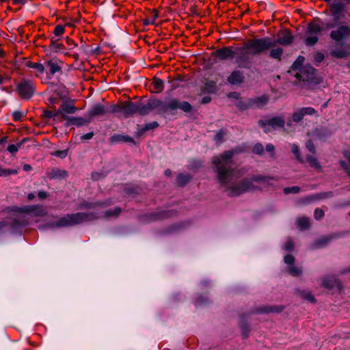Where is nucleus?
I'll list each match as a JSON object with an SVG mask.
<instances>
[{"label": "nucleus", "instance_id": "obj_12", "mask_svg": "<svg viewBox=\"0 0 350 350\" xmlns=\"http://www.w3.org/2000/svg\"><path fill=\"white\" fill-rule=\"evenodd\" d=\"M345 235V232H339L332 233L328 235H324L316 239L312 244L311 248L312 250H318L323 248L327 246L332 240L340 239Z\"/></svg>", "mask_w": 350, "mask_h": 350}, {"label": "nucleus", "instance_id": "obj_56", "mask_svg": "<svg viewBox=\"0 0 350 350\" xmlns=\"http://www.w3.org/2000/svg\"><path fill=\"white\" fill-rule=\"evenodd\" d=\"M325 56L323 53L320 51H317L314 55V64L317 66H319V64L323 61Z\"/></svg>", "mask_w": 350, "mask_h": 350}, {"label": "nucleus", "instance_id": "obj_25", "mask_svg": "<svg viewBox=\"0 0 350 350\" xmlns=\"http://www.w3.org/2000/svg\"><path fill=\"white\" fill-rule=\"evenodd\" d=\"M250 105H252L251 109L258 108L261 109L269 102V97L267 95L264 94L260 96L254 97L249 98Z\"/></svg>", "mask_w": 350, "mask_h": 350}, {"label": "nucleus", "instance_id": "obj_62", "mask_svg": "<svg viewBox=\"0 0 350 350\" xmlns=\"http://www.w3.org/2000/svg\"><path fill=\"white\" fill-rule=\"evenodd\" d=\"M65 31V27L62 25H58L55 27L53 33L55 36H62Z\"/></svg>", "mask_w": 350, "mask_h": 350}, {"label": "nucleus", "instance_id": "obj_59", "mask_svg": "<svg viewBox=\"0 0 350 350\" xmlns=\"http://www.w3.org/2000/svg\"><path fill=\"white\" fill-rule=\"evenodd\" d=\"M159 126V123L157 121H153L152 122L147 123L144 126L143 131H148L150 130L154 129Z\"/></svg>", "mask_w": 350, "mask_h": 350}, {"label": "nucleus", "instance_id": "obj_24", "mask_svg": "<svg viewBox=\"0 0 350 350\" xmlns=\"http://www.w3.org/2000/svg\"><path fill=\"white\" fill-rule=\"evenodd\" d=\"M239 326L243 338H247L250 332V327L247 321V315L242 314L239 317Z\"/></svg>", "mask_w": 350, "mask_h": 350}, {"label": "nucleus", "instance_id": "obj_51", "mask_svg": "<svg viewBox=\"0 0 350 350\" xmlns=\"http://www.w3.org/2000/svg\"><path fill=\"white\" fill-rule=\"evenodd\" d=\"M202 166V162L198 159H192L189 161V170H198Z\"/></svg>", "mask_w": 350, "mask_h": 350}, {"label": "nucleus", "instance_id": "obj_49", "mask_svg": "<svg viewBox=\"0 0 350 350\" xmlns=\"http://www.w3.org/2000/svg\"><path fill=\"white\" fill-rule=\"evenodd\" d=\"M300 109L304 114V117L306 115L319 116L317 111L312 107H301Z\"/></svg>", "mask_w": 350, "mask_h": 350}, {"label": "nucleus", "instance_id": "obj_18", "mask_svg": "<svg viewBox=\"0 0 350 350\" xmlns=\"http://www.w3.org/2000/svg\"><path fill=\"white\" fill-rule=\"evenodd\" d=\"M174 214L172 210H164L148 213L146 215V217L149 221H155L172 217Z\"/></svg>", "mask_w": 350, "mask_h": 350}, {"label": "nucleus", "instance_id": "obj_14", "mask_svg": "<svg viewBox=\"0 0 350 350\" xmlns=\"http://www.w3.org/2000/svg\"><path fill=\"white\" fill-rule=\"evenodd\" d=\"M10 226V232L14 235H21L23 228L29 226V219L26 217H21L20 219L14 218Z\"/></svg>", "mask_w": 350, "mask_h": 350}, {"label": "nucleus", "instance_id": "obj_6", "mask_svg": "<svg viewBox=\"0 0 350 350\" xmlns=\"http://www.w3.org/2000/svg\"><path fill=\"white\" fill-rule=\"evenodd\" d=\"M156 109L155 98H150L146 104L127 100L122 102V116L126 119L135 116H146Z\"/></svg>", "mask_w": 350, "mask_h": 350}, {"label": "nucleus", "instance_id": "obj_22", "mask_svg": "<svg viewBox=\"0 0 350 350\" xmlns=\"http://www.w3.org/2000/svg\"><path fill=\"white\" fill-rule=\"evenodd\" d=\"M322 286L329 290H333L336 288L341 291L342 288L341 282L332 276L325 277L322 280Z\"/></svg>", "mask_w": 350, "mask_h": 350}, {"label": "nucleus", "instance_id": "obj_26", "mask_svg": "<svg viewBox=\"0 0 350 350\" xmlns=\"http://www.w3.org/2000/svg\"><path fill=\"white\" fill-rule=\"evenodd\" d=\"M111 204L110 200L96 201L94 202L84 201L80 205L81 208L93 209L96 207H107Z\"/></svg>", "mask_w": 350, "mask_h": 350}, {"label": "nucleus", "instance_id": "obj_8", "mask_svg": "<svg viewBox=\"0 0 350 350\" xmlns=\"http://www.w3.org/2000/svg\"><path fill=\"white\" fill-rule=\"evenodd\" d=\"M299 81H306L313 84H320L321 78L317 75V70L310 65H306L301 70V72L295 75Z\"/></svg>", "mask_w": 350, "mask_h": 350}, {"label": "nucleus", "instance_id": "obj_16", "mask_svg": "<svg viewBox=\"0 0 350 350\" xmlns=\"http://www.w3.org/2000/svg\"><path fill=\"white\" fill-rule=\"evenodd\" d=\"M335 133V130L328 126H319L312 132V136L320 141L324 142Z\"/></svg>", "mask_w": 350, "mask_h": 350}, {"label": "nucleus", "instance_id": "obj_37", "mask_svg": "<svg viewBox=\"0 0 350 350\" xmlns=\"http://www.w3.org/2000/svg\"><path fill=\"white\" fill-rule=\"evenodd\" d=\"M122 208L116 206L113 209L109 208L104 212V217H118L122 212Z\"/></svg>", "mask_w": 350, "mask_h": 350}, {"label": "nucleus", "instance_id": "obj_30", "mask_svg": "<svg viewBox=\"0 0 350 350\" xmlns=\"http://www.w3.org/2000/svg\"><path fill=\"white\" fill-rule=\"evenodd\" d=\"M67 176L68 172L59 168H53L48 174V177L51 180L66 179Z\"/></svg>", "mask_w": 350, "mask_h": 350}, {"label": "nucleus", "instance_id": "obj_55", "mask_svg": "<svg viewBox=\"0 0 350 350\" xmlns=\"http://www.w3.org/2000/svg\"><path fill=\"white\" fill-rule=\"evenodd\" d=\"M301 189L298 186H293L289 187H285L284 189V193L286 195L290 194V193H299Z\"/></svg>", "mask_w": 350, "mask_h": 350}, {"label": "nucleus", "instance_id": "obj_3", "mask_svg": "<svg viewBox=\"0 0 350 350\" xmlns=\"http://www.w3.org/2000/svg\"><path fill=\"white\" fill-rule=\"evenodd\" d=\"M260 38L250 39L241 46H237L235 49V62L239 68L250 70L253 73H260L258 69L252 68V60L251 56L266 54L267 51Z\"/></svg>", "mask_w": 350, "mask_h": 350}, {"label": "nucleus", "instance_id": "obj_54", "mask_svg": "<svg viewBox=\"0 0 350 350\" xmlns=\"http://www.w3.org/2000/svg\"><path fill=\"white\" fill-rule=\"evenodd\" d=\"M305 146H306V148H307V150L312 154H315L317 153V150H316L315 146L312 139H308L306 142Z\"/></svg>", "mask_w": 350, "mask_h": 350}, {"label": "nucleus", "instance_id": "obj_41", "mask_svg": "<svg viewBox=\"0 0 350 350\" xmlns=\"http://www.w3.org/2000/svg\"><path fill=\"white\" fill-rule=\"evenodd\" d=\"M291 151L293 154L295 155V159L299 162V163H304V160L301 156V153L300 152L299 148L298 145L296 144H293L291 145Z\"/></svg>", "mask_w": 350, "mask_h": 350}, {"label": "nucleus", "instance_id": "obj_9", "mask_svg": "<svg viewBox=\"0 0 350 350\" xmlns=\"http://www.w3.org/2000/svg\"><path fill=\"white\" fill-rule=\"evenodd\" d=\"M76 225H78L76 213H69L55 221L45 224L42 226V228L54 229L56 228L71 227Z\"/></svg>", "mask_w": 350, "mask_h": 350}, {"label": "nucleus", "instance_id": "obj_46", "mask_svg": "<svg viewBox=\"0 0 350 350\" xmlns=\"http://www.w3.org/2000/svg\"><path fill=\"white\" fill-rule=\"evenodd\" d=\"M306 158V161L311 167H314L316 169H320L321 167L318 159L316 157L311 156L310 154H307Z\"/></svg>", "mask_w": 350, "mask_h": 350}, {"label": "nucleus", "instance_id": "obj_48", "mask_svg": "<svg viewBox=\"0 0 350 350\" xmlns=\"http://www.w3.org/2000/svg\"><path fill=\"white\" fill-rule=\"evenodd\" d=\"M152 83L154 88L157 90V93H160L164 90V82L162 79L154 77Z\"/></svg>", "mask_w": 350, "mask_h": 350}, {"label": "nucleus", "instance_id": "obj_61", "mask_svg": "<svg viewBox=\"0 0 350 350\" xmlns=\"http://www.w3.org/2000/svg\"><path fill=\"white\" fill-rule=\"evenodd\" d=\"M68 152V149L62 150H57L53 153V155L59 157L60 159H64L67 157Z\"/></svg>", "mask_w": 350, "mask_h": 350}, {"label": "nucleus", "instance_id": "obj_21", "mask_svg": "<svg viewBox=\"0 0 350 350\" xmlns=\"http://www.w3.org/2000/svg\"><path fill=\"white\" fill-rule=\"evenodd\" d=\"M76 217L78 224L83 222L93 221L100 218L98 213L96 212H78L76 213Z\"/></svg>", "mask_w": 350, "mask_h": 350}, {"label": "nucleus", "instance_id": "obj_42", "mask_svg": "<svg viewBox=\"0 0 350 350\" xmlns=\"http://www.w3.org/2000/svg\"><path fill=\"white\" fill-rule=\"evenodd\" d=\"M25 66L28 68H33L40 73H43L44 71V66L41 63H36L31 61H27Z\"/></svg>", "mask_w": 350, "mask_h": 350}, {"label": "nucleus", "instance_id": "obj_20", "mask_svg": "<svg viewBox=\"0 0 350 350\" xmlns=\"http://www.w3.org/2000/svg\"><path fill=\"white\" fill-rule=\"evenodd\" d=\"M245 81L244 73L241 70H234L227 77V82L232 85L239 86Z\"/></svg>", "mask_w": 350, "mask_h": 350}, {"label": "nucleus", "instance_id": "obj_53", "mask_svg": "<svg viewBox=\"0 0 350 350\" xmlns=\"http://www.w3.org/2000/svg\"><path fill=\"white\" fill-rule=\"evenodd\" d=\"M303 118L304 114L302 113L300 108L297 111H295L292 115V119L296 123L301 122Z\"/></svg>", "mask_w": 350, "mask_h": 350}, {"label": "nucleus", "instance_id": "obj_40", "mask_svg": "<svg viewBox=\"0 0 350 350\" xmlns=\"http://www.w3.org/2000/svg\"><path fill=\"white\" fill-rule=\"evenodd\" d=\"M298 227L301 230H307L310 228V219L308 217H302L298 218L296 221Z\"/></svg>", "mask_w": 350, "mask_h": 350}, {"label": "nucleus", "instance_id": "obj_47", "mask_svg": "<svg viewBox=\"0 0 350 350\" xmlns=\"http://www.w3.org/2000/svg\"><path fill=\"white\" fill-rule=\"evenodd\" d=\"M287 271L288 273L293 277H298L301 275L302 273L301 269L295 265L288 266L287 268Z\"/></svg>", "mask_w": 350, "mask_h": 350}, {"label": "nucleus", "instance_id": "obj_45", "mask_svg": "<svg viewBox=\"0 0 350 350\" xmlns=\"http://www.w3.org/2000/svg\"><path fill=\"white\" fill-rule=\"evenodd\" d=\"M237 107L241 111H245L251 109L252 105H250L249 98L245 100L240 99L237 103Z\"/></svg>", "mask_w": 350, "mask_h": 350}, {"label": "nucleus", "instance_id": "obj_11", "mask_svg": "<svg viewBox=\"0 0 350 350\" xmlns=\"http://www.w3.org/2000/svg\"><path fill=\"white\" fill-rule=\"evenodd\" d=\"M258 125L264 129V131L267 133L270 131V129H275L276 128H284L285 124V120L282 116H275L269 120H259L258 122Z\"/></svg>", "mask_w": 350, "mask_h": 350}, {"label": "nucleus", "instance_id": "obj_44", "mask_svg": "<svg viewBox=\"0 0 350 350\" xmlns=\"http://www.w3.org/2000/svg\"><path fill=\"white\" fill-rule=\"evenodd\" d=\"M124 192L126 196L135 197L140 193V189L138 187H127L124 188Z\"/></svg>", "mask_w": 350, "mask_h": 350}, {"label": "nucleus", "instance_id": "obj_17", "mask_svg": "<svg viewBox=\"0 0 350 350\" xmlns=\"http://www.w3.org/2000/svg\"><path fill=\"white\" fill-rule=\"evenodd\" d=\"M285 307L282 305H264L262 306L256 307L252 310V313L255 314H270V313H280L284 310Z\"/></svg>", "mask_w": 350, "mask_h": 350}, {"label": "nucleus", "instance_id": "obj_5", "mask_svg": "<svg viewBox=\"0 0 350 350\" xmlns=\"http://www.w3.org/2000/svg\"><path fill=\"white\" fill-rule=\"evenodd\" d=\"M155 108L157 113L163 118H166L167 115H176L178 109L184 113H189L193 109L189 102L181 100L177 98H172L165 101L155 98Z\"/></svg>", "mask_w": 350, "mask_h": 350}, {"label": "nucleus", "instance_id": "obj_43", "mask_svg": "<svg viewBox=\"0 0 350 350\" xmlns=\"http://www.w3.org/2000/svg\"><path fill=\"white\" fill-rule=\"evenodd\" d=\"M60 111L58 109H55L54 111L45 109L43 111L42 117L43 118H53L54 121H56V118L59 116Z\"/></svg>", "mask_w": 350, "mask_h": 350}, {"label": "nucleus", "instance_id": "obj_60", "mask_svg": "<svg viewBox=\"0 0 350 350\" xmlns=\"http://www.w3.org/2000/svg\"><path fill=\"white\" fill-rule=\"evenodd\" d=\"M295 261V257L291 254H286L284 257V262L288 266L294 265Z\"/></svg>", "mask_w": 350, "mask_h": 350}, {"label": "nucleus", "instance_id": "obj_13", "mask_svg": "<svg viewBox=\"0 0 350 350\" xmlns=\"http://www.w3.org/2000/svg\"><path fill=\"white\" fill-rule=\"evenodd\" d=\"M237 51L234 46H224L212 52L211 55L221 61L230 60L235 58Z\"/></svg>", "mask_w": 350, "mask_h": 350}, {"label": "nucleus", "instance_id": "obj_52", "mask_svg": "<svg viewBox=\"0 0 350 350\" xmlns=\"http://www.w3.org/2000/svg\"><path fill=\"white\" fill-rule=\"evenodd\" d=\"M252 153L257 155H262L264 152V147L260 142L256 143L252 150Z\"/></svg>", "mask_w": 350, "mask_h": 350}, {"label": "nucleus", "instance_id": "obj_35", "mask_svg": "<svg viewBox=\"0 0 350 350\" xmlns=\"http://www.w3.org/2000/svg\"><path fill=\"white\" fill-rule=\"evenodd\" d=\"M106 114L110 113H120L118 117L122 116V103L117 104H111L107 107H105Z\"/></svg>", "mask_w": 350, "mask_h": 350}, {"label": "nucleus", "instance_id": "obj_33", "mask_svg": "<svg viewBox=\"0 0 350 350\" xmlns=\"http://www.w3.org/2000/svg\"><path fill=\"white\" fill-rule=\"evenodd\" d=\"M334 196V191H329L325 192H321L314 193L310 196H308V198L310 200H325V199H330Z\"/></svg>", "mask_w": 350, "mask_h": 350}, {"label": "nucleus", "instance_id": "obj_34", "mask_svg": "<svg viewBox=\"0 0 350 350\" xmlns=\"http://www.w3.org/2000/svg\"><path fill=\"white\" fill-rule=\"evenodd\" d=\"M211 304V300L207 295L199 294L194 304L197 307H204Z\"/></svg>", "mask_w": 350, "mask_h": 350}, {"label": "nucleus", "instance_id": "obj_50", "mask_svg": "<svg viewBox=\"0 0 350 350\" xmlns=\"http://www.w3.org/2000/svg\"><path fill=\"white\" fill-rule=\"evenodd\" d=\"M18 174L17 170L15 169H6L0 167V177H6L10 175H15Z\"/></svg>", "mask_w": 350, "mask_h": 350}, {"label": "nucleus", "instance_id": "obj_4", "mask_svg": "<svg viewBox=\"0 0 350 350\" xmlns=\"http://www.w3.org/2000/svg\"><path fill=\"white\" fill-rule=\"evenodd\" d=\"M262 43L265 44L266 51H269V57L278 61L282 60L284 50L282 47H276L278 44L282 46L291 45L295 38L288 29H284L278 34V38L273 39L269 36L260 38Z\"/></svg>", "mask_w": 350, "mask_h": 350}, {"label": "nucleus", "instance_id": "obj_58", "mask_svg": "<svg viewBox=\"0 0 350 350\" xmlns=\"http://www.w3.org/2000/svg\"><path fill=\"white\" fill-rule=\"evenodd\" d=\"M91 46L87 45L83 40H81V45L79 46V51L87 55L90 54Z\"/></svg>", "mask_w": 350, "mask_h": 350}, {"label": "nucleus", "instance_id": "obj_15", "mask_svg": "<svg viewBox=\"0 0 350 350\" xmlns=\"http://www.w3.org/2000/svg\"><path fill=\"white\" fill-rule=\"evenodd\" d=\"M62 119L66 121L64 126L66 127L70 126L81 127L82 126H88L90 123V119L85 116V117H75L64 114L62 115Z\"/></svg>", "mask_w": 350, "mask_h": 350}, {"label": "nucleus", "instance_id": "obj_57", "mask_svg": "<svg viewBox=\"0 0 350 350\" xmlns=\"http://www.w3.org/2000/svg\"><path fill=\"white\" fill-rule=\"evenodd\" d=\"M224 132L223 129H219L217 131L214 136V140L216 143H222L224 142Z\"/></svg>", "mask_w": 350, "mask_h": 350}, {"label": "nucleus", "instance_id": "obj_23", "mask_svg": "<svg viewBox=\"0 0 350 350\" xmlns=\"http://www.w3.org/2000/svg\"><path fill=\"white\" fill-rule=\"evenodd\" d=\"M110 142L112 144H120V143H129L134 146H136L135 140L128 135H122L114 133L110 137Z\"/></svg>", "mask_w": 350, "mask_h": 350}, {"label": "nucleus", "instance_id": "obj_38", "mask_svg": "<svg viewBox=\"0 0 350 350\" xmlns=\"http://www.w3.org/2000/svg\"><path fill=\"white\" fill-rule=\"evenodd\" d=\"M304 61V57L301 55L298 56L295 61L291 65V68L295 71L299 70V72H300L301 70L304 66H303Z\"/></svg>", "mask_w": 350, "mask_h": 350}, {"label": "nucleus", "instance_id": "obj_2", "mask_svg": "<svg viewBox=\"0 0 350 350\" xmlns=\"http://www.w3.org/2000/svg\"><path fill=\"white\" fill-rule=\"evenodd\" d=\"M234 151L226 150L219 156H215L212 159L213 172L216 174L218 183L229 191V196H240L250 190L258 189L254 186L253 182L267 183L270 180H274L271 176L260 174L254 175L250 178H244L235 183L232 181V176L235 170L232 167L233 156Z\"/></svg>", "mask_w": 350, "mask_h": 350}, {"label": "nucleus", "instance_id": "obj_32", "mask_svg": "<svg viewBox=\"0 0 350 350\" xmlns=\"http://www.w3.org/2000/svg\"><path fill=\"white\" fill-rule=\"evenodd\" d=\"M192 176L186 173H179L176 177V185L179 187H183L192 179Z\"/></svg>", "mask_w": 350, "mask_h": 350}, {"label": "nucleus", "instance_id": "obj_7", "mask_svg": "<svg viewBox=\"0 0 350 350\" xmlns=\"http://www.w3.org/2000/svg\"><path fill=\"white\" fill-rule=\"evenodd\" d=\"M8 211L12 213L27 214L31 217H44L47 211L41 204L25 205L23 206H11L8 207Z\"/></svg>", "mask_w": 350, "mask_h": 350}, {"label": "nucleus", "instance_id": "obj_10", "mask_svg": "<svg viewBox=\"0 0 350 350\" xmlns=\"http://www.w3.org/2000/svg\"><path fill=\"white\" fill-rule=\"evenodd\" d=\"M16 90L21 98L27 100H30L36 93L32 81L25 78L17 84Z\"/></svg>", "mask_w": 350, "mask_h": 350}, {"label": "nucleus", "instance_id": "obj_39", "mask_svg": "<svg viewBox=\"0 0 350 350\" xmlns=\"http://www.w3.org/2000/svg\"><path fill=\"white\" fill-rule=\"evenodd\" d=\"M47 66L49 67L50 75H55L56 72L61 71V67L57 64L56 61L50 59L47 62Z\"/></svg>", "mask_w": 350, "mask_h": 350}, {"label": "nucleus", "instance_id": "obj_19", "mask_svg": "<svg viewBox=\"0 0 350 350\" xmlns=\"http://www.w3.org/2000/svg\"><path fill=\"white\" fill-rule=\"evenodd\" d=\"M106 115L105 106L101 103L94 104L85 114L90 119V122L96 117Z\"/></svg>", "mask_w": 350, "mask_h": 350}, {"label": "nucleus", "instance_id": "obj_1", "mask_svg": "<svg viewBox=\"0 0 350 350\" xmlns=\"http://www.w3.org/2000/svg\"><path fill=\"white\" fill-rule=\"evenodd\" d=\"M343 7L340 8V10L335 14L332 12V3H327L329 5V15L332 20L322 23L320 25L312 22L307 25L306 31V37L304 40L306 46H314L319 42L317 34H321L323 31L332 29L329 33V38L334 41L340 48L332 49L329 52L332 57L337 59H346L350 56V53L347 50V46H345L343 41L350 36V27L347 25L346 19L350 6V0L342 1Z\"/></svg>", "mask_w": 350, "mask_h": 350}, {"label": "nucleus", "instance_id": "obj_29", "mask_svg": "<svg viewBox=\"0 0 350 350\" xmlns=\"http://www.w3.org/2000/svg\"><path fill=\"white\" fill-rule=\"evenodd\" d=\"M295 293L297 295L301 297L303 299L309 301L312 304H316L317 299L314 296L312 295V291L306 290V289H295Z\"/></svg>", "mask_w": 350, "mask_h": 350}, {"label": "nucleus", "instance_id": "obj_64", "mask_svg": "<svg viewBox=\"0 0 350 350\" xmlns=\"http://www.w3.org/2000/svg\"><path fill=\"white\" fill-rule=\"evenodd\" d=\"M24 114L22 111L17 110L13 112L12 117L14 122H20L22 120V118Z\"/></svg>", "mask_w": 350, "mask_h": 350}, {"label": "nucleus", "instance_id": "obj_27", "mask_svg": "<svg viewBox=\"0 0 350 350\" xmlns=\"http://www.w3.org/2000/svg\"><path fill=\"white\" fill-rule=\"evenodd\" d=\"M343 157L347 160H340L338 163L341 169L347 174L350 178V150H345L342 152Z\"/></svg>", "mask_w": 350, "mask_h": 350}, {"label": "nucleus", "instance_id": "obj_31", "mask_svg": "<svg viewBox=\"0 0 350 350\" xmlns=\"http://www.w3.org/2000/svg\"><path fill=\"white\" fill-rule=\"evenodd\" d=\"M217 90V83L212 80H207L202 88V92L204 94H215Z\"/></svg>", "mask_w": 350, "mask_h": 350}, {"label": "nucleus", "instance_id": "obj_36", "mask_svg": "<svg viewBox=\"0 0 350 350\" xmlns=\"http://www.w3.org/2000/svg\"><path fill=\"white\" fill-rule=\"evenodd\" d=\"M58 39H55L52 37L50 40V45L49 48L51 51H54L55 53L61 52L62 49H64V45L61 43H57Z\"/></svg>", "mask_w": 350, "mask_h": 350}, {"label": "nucleus", "instance_id": "obj_28", "mask_svg": "<svg viewBox=\"0 0 350 350\" xmlns=\"http://www.w3.org/2000/svg\"><path fill=\"white\" fill-rule=\"evenodd\" d=\"M78 111V109L74 105L68 103L67 101H63L58 111H60L59 115L62 118L64 114H73Z\"/></svg>", "mask_w": 350, "mask_h": 350}, {"label": "nucleus", "instance_id": "obj_63", "mask_svg": "<svg viewBox=\"0 0 350 350\" xmlns=\"http://www.w3.org/2000/svg\"><path fill=\"white\" fill-rule=\"evenodd\" d=\"M324 215H325V213L321 208H317L314 210V217L315 219L320 220L324 217Z\"/></svg>", "mask_w": 350, "mask_h": 350}]
</instances>
